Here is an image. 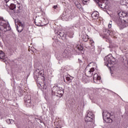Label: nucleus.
Listing matches in <instances>:
<instances>
[{
    "label": "nucleus",
    "mask_w": 128,
    "mask_h": 128,
    "mask_svg": "<svg viewBox=\"0 0 128 128\" xmlns=\"http://www.w3.org/2000/svg\"><path fill=\"white\" fill-rule=\"evenodd\" d=\"M118 18L116 20V24L120 28H126L128 26V13L120 12L118 13Z\"/></svg>",
    "instance_id": "nucleus-1"
},
{
    "label": "nucleus",
    "mask_w": 128,
    "mask_h": 128,
    "mask_svg": "<svg viewBox=\"0 0 128 128\" xmlns=\"http://www.w3.org/2000/svg\"><path fill=\"white\" fill-rule=\"evenodd\" d=\"M105 66L108 68H112V64H116V58L112 56V54L106 56L104 58Z\"/></svg>",
    "instance_id": "nucleus-2"
},
{
    "label": "nucleus",
    "mask_w": 128,
    "mask_h": 128,
    "mask_svg": "<svg viewBox=\"0 0 128 128\" xmlns=\"http://www.w3.org/2000/svg\"><path fill=\"white\" fill-rule=\"evenodd\" d=\"M52 94L58 96V98H62L64 94V89L58 86H54L52 88Z\"/></svg>",
    "instance_id": "nucleus-3"
},
{
    "label": "nucleus",
    "mask_w": 128,
    "mask_h": 128,
    "mask_svg": "<svg viewBox=\"0 0 128 128\" xmlns=\"http://www.w3.org/2000/svg\"><path fill=\"white\" fill-rule=\"evenodd\" d=\"M71 56L72 53H70V51L66 50L62 54H58L56 56V58L58 60H62L63 58H70Z\"/></svg>",
    "instance_id": "nucleus-4"
},
{
    "label": "nucleus",
    "mask_w": 128,
    "mask_h": 128,
    "mask_svg": "<svg viewBox=\"0 0 128 128\" xmlns=\"http://www.w3.org/2000/svg\"><path fill=\"white\" fill-rule=\"evenodd\" d=\"M0 30L4 32H8V30H10V26L8 20H2L0 22Z\"/></svg>",
    "instance_id": "nucleus-5"
},
{
    "label": "nucleus",
    "mask_w": 128,
    "mask_h": 128,
    "mask_svg": "<svg viewBox=\"0 0 128 128\" xmlns=\"http://www.w3.org/2000/svg\"><path fill=\"white\" fill-rule=\"evenodd\" d=\"M102 118L104 120L107 124L109 122H112V120L110 119V113L106 111V110H103L102 112Z\"/></svg>",
    "instance_id": "nucleus-6"
},
{
    "label": "nucleus",
    "mask_w": 128,
    "mask_h": 128,
    "mask_svg": "<svg viewBox=\"0 0 128 128\" xmlns=\"http://www.w3.org/2000/svg\"><path fill=\"white\" fill-rule=\"evenodd\" d=\"M101 8H106L108 0H94Z\"/></svg>",
    "instance_id": "nucleus-7"
},
{
    "label": "nucleus",
    "mask_w": 128,
    "mask_h": 128,
    "mask_svg": "<svg viewBox=\"0 0 128 128\" xmlns=\"http://www.w3.org/2000/svg\"><path fill=\"white\" fill-rule=\"evenodd\" d=\"M104 34L103 38H106V36H114V34H116V32L114 31H112L108 30V29H105L104 30Z\"/></svg>",
    "instance_id": "nucleus-8"
},
{
    "label": "nucleus",
    "mask_w": 128,
    "mask_h": 128,
    "mask_svg": "<svg viewBox=\"0 0 128 128\" xmlns=\"http://www.w3.org/2000/svg\"><path fill=\"white\" fill-rule=\"evenodd\" d=\"M93 80L95 84H100V76H98V74H94L93 76Z\"/></svg>",
    "instance_id": "nucleus-9"
},
{
    "label": "nucleus",
    "mask_w": 128,
    "mask_h": 128,
    "mask_svg": "<svg viewBox=\"0 0 128 128\" xmlns=\"http://www.w3.org/2000/svg\"><path fill=\"white\" fill-rule=\"evenodd\" d=\"M67 36H69L70 38H74V26H70L67 32H66Z\"/></svg>",
    "instance_id": "nucleus-10"
},
{
    "label": "nucleus",
    "mask_w": 128,
    "mask_h": 128,
    "mask_svg": "<svg viewBox=\"0 0 128 128\" xmlns=\"http://www.w3.org/2000/svg\"><path fill=\"white\" fill-rule=\"evenodd\" d=\"M94 72V68H92L86 71V74L88 78L92 76V73Z\"/></svg>",
    "instance_id": "nucleus-11"
},
{
    "label": "nucleus",
    "mask_w": 128,
    "mask_h": 128,
    "mask_svg": "<svg viewBox=\"0 0 128 128\" xmlns=\"http://www.w3.org/2000/svg\"><path fill=\"white\" fill-rule=\"evenodd\" d=\"M24 102L27 106H32V100H30V96H28V98L25 97Z\"/></svg>",
    "instance_id": "nucleus-12"
},
{
    "label": "nucleus",
    "mask_w": 128,
    "mask_h": 128,
    "mask_svg": "<svg viewBox=\"0 0 128 128\" xmlns=\"http://www.w3.org/2000/svg\"><path fill=\"white\" fill-rule=\"evenodd\" d=\"M34 23L36 26H42V18H37L36 20H35Z\"/></svg>",
    "instance_id": "nucleus-13"
},
{
    "label": "nucleus",
    "mask_w": 128,
    "mask_h": 128,
    "mask_svg": "<svg viewBox=\"0 0 128 128\" xmlns=\"http://www.w3.org/2000/svg\"><path fill=\"white\" fill-rule=\"evenodd\" d=\"M0 60H2L3 62H6L8 60V57H6L4 53L2 50H0Z\"/></svg>",
    "instance_id": "nucleus-14"
},
{
    "label": "nucleus",
    "mask_w": 128,
    "mask_h": 128,
    "mask_svg": "<svg viewBox=\"0 0 128 128\" xmlns=\"http://www.w3.org/2000/svg\"><path fill=\"white\" fill-rule=\"evenodd\" d=\"M60 16L62 20H66V21L70 20V17H68V16L66 14V12L63 13Z\"/></svg>",
    "instance_id": "nucleus-15"
},
{
    "label": "nucleus",
    "mask_w": 128,
    "mask_h": 128,
    "mask_svg": "<svg viewBox=\"0 0 128 128\" xmlns=\"http://www.w3.org/2000/svg\"><path fill=\"white\" fill-rule=\"evenodd\" d=\"M100 16L98 12L95 11L92 12V18L94 20H98V16Z\"/></svg>",
    "instance_id": "nucleus-16"
},
{
    "label": "nucleus",
    "mask_w": 128,
    "mask_h": 128,
    "mask_svg": "<svg viewBox=\"0 0 128 128\" xmlns=\"http://www.w3.org/2000/svg\"><path fill=\"white\" fill-rule=\"evenodd\" d=\"M57 34L58 36H60L62 38H66V35L62 31H58Z\"/></svg>",
    "instance_id": "nucleus-17"
},
{
    "label": "nucleus",
    "mask_w": 128,
    "mask_h": 128,
    "mask_svg": "<svg viewBox=\"0 0 128 128\" xmlns=\"http://www.w3.org/2000/svg\"><path fill=\"white\" fill-rule=\"evenodd\" d=\"M82 38L84 40V42H88V34H86V33L83 34L82 35Z\"/></svg>",
    "instance_id": "nucleus-18"
},
{
    "label": "nucleus",
    "mask_w": 128,
    "mask_h": 128,
    "mask_svg": "<svg viewBox=\"0 0 128 128\" xmlns=\"http://www.w3.org/2000/svg\"><path fill=\"white\" fill-rule=\"evenodd\" d=\"M94 118H92V117H90V116H88V115H86L84 118V120L87 122L94 120Z\"/></svg>",
    "instance_id": "nucleus-19"
},
{
    "label": "nucleus",
    "mask_w": 128,
    "mask_h": 128,
    "mask_svg": "<svg viewBox=\"0 0 128 128\" xmlns=\"http://www.w3.org/2000/svg\"><path fill=\"white\" fill-rule=\"evenodd\" d=\"M87 114L88 116H90V118H94V114L92 113V112L90 111V110L87 111Z\"/></svg>",
    "instance_id": "nucleus-20"
},
{
    "label": "nucleus",
    "mask_w": 128,
    "mask_h": 128,
    "mask_svg": "<svg viewBox=\"0 0 128 128\" xmlns=\"http://www.w3.org/2000/svg\"><path fill=\"white\" fill-rule=\"evenodd\" d=\"M120 4L121 6H128V0H120Z\"/></svg>",
    "instance_id": "nucleus-21"
},
{
    "label": "nucleus",
    "mask_w": 128,
    "mask_h": 128,
    "mask_svg": "<svg viewBox=\"0 0 128 128\" xmlns=\"http://www.w3.org/2000/svg\"><path fill=\"white\" fill-rule=\"evenodd\" d=\"M9 8L10 10H13L14 12V10H16V4H10Z\"/></svg>",
    "instance_id": "nucleus-22"
},
{
    "label": "nucleus",
    "mask_w": 128,
    "mask_h": 128,
    "mask_svg": "<svg viewBox=\"0 0 128 128\" xmlns=\"http://www.w3.org/2000/svg\"><path fill=\"white\" fill-rule=\"evenodd\" d=\"M74 4L76 6L77 8H82V5L80 3V2H78V1H75Z\"/></svg>",
    "instance_id": "nucleus-23"
},
{
    "label": "nucleus",
    "mask_w": 128,
    "mask_h": 128,
    "mask_svg": "<svg viewBox=\"0 0 128 128\" xmlns=\"http://www.w3.org/2000/svg\"><path fill=\"white\" fill-rule=\"evenodd\" d=\"M16 30H18V32H22V30H24V28L20 26H16Z\"/></svg>",
    "instance_id": "nucleus-24"
},
{
    "label": "nucleus",
    "mask_w": 128,
    "mask_h": 128,
    "mask_svg": "<svg viewBox=\"0 0 128 128\" xmlns=\"http://www.w3.org/2000/svg\"><path fill=\"white\" fill-rule=\"evenodd\" d=\"M39 78H42V80H44V74L40 72V71L38 72Z\"/></svg>",
    "instance_id": "nucleus-25"
},
{
    "label": "nucleus",
    "mask_w": 128,
    "mask_h": 128,
    "mask_svg": "<svg viewBox=\"0 0 128 128\" xmlns=\"http://www.w3.org/2000/svg\"><path fill=\"white\" fill-rule=\"evenodd\" d=\"M78 50H80L82 54H84V47L82 46V45L78 46Z\"/></svg>",
    "instance_id": "nucleus-26"
},
{
    "label": "nucleus",
    "mask_w": 128,
    "mask_h": 128,
    "mask_svg": "<svg viewBox=\"0 0 128 128\" xmlns=\"http://www.w3.org/2000/svg\"><path fill=\"white\" fill-rule=\"evenodd\" d=\"M20 6H18V7L17 10H14V14H20Z\"/></svg>",
    "instance_id": "nucleus-27"
},
{
    "label": "nucleus",
    "mask_w": 128,
    "mask_h": 128,
    "mask_svg": "<svg viewBox=\"0 0 128 128\" xmlns=\"http://www.w3.org/2000/svg\"><path fill=\"white\" fill-rule=\"evenodd\" d=\"M18 26H21V28H24V23H22L20 22H18Z\"/></svg>",
    "instance_id": "nucleus-28"
},
{
    "label": "nucleus",
    "mask_w": 128,
    "mask_h": 128,
    "mask_svg": "<svg viewBox=\"0 0 128 128\" xmlns=\"http://www.w3.org/2000/svg\"><path fill=\"white\" fill-rule=\"evenodd\" d=\"M82 2L84 4H88L90 2V0H83Z\"/></svg>",
    "instance_id": "nucleus-29"
},
{
    "label": "nucleus",
    "mask_w": 128,
    "mask_h": 128,
    "mask_svg": "<svg viewBox=\"0 0 128 128\" xmlns=\"http://www.w3.org/2000/svg\"><path fill=\"white\" fill-rule=\"evenodd\" d=\"M112 21H110L108 24V28H112Z\"/></svg>",
    "instance_id": "nucleus-30"
},
{
    "label": "nucleus",
    "mask_w": 128,
    "mask_h": 128,
    "mask_svg": "<svg viewBox=\"0 0 128 128\" xmlns=\"http://www.w3.org/2000/svg\"><path fill=\"white\" fill-rule=\"evenodd\" d=\"M42 88H43V90H46V83H44V82L43 83Z\"/></svg>",
    "instance_id": "nucleus-31"
},
{
    "label": "nucleus",
    "mask_w": 128,
    "mask_h": 128,
    "mask_svg": "<svg viewBox=\"0 0 128 128\" xmlns=\"http://www.w3.org/2000/svg\"><path fill=\"white\" fill-rule=\"evenodd\" d=\"M11 0H13V2H14V0H6V4H8V2L10 3Z\"/></svg>",
    "instance_id": "nucleus-32"
},
{
    "label": "nucleus",
    "mask_w": 128,
    "mask_h": 128,
    "mask_svg": "<svg viewBox=\"0 0 128 128\" xmlns=\"http://www.w3.org/2000/svg\"><path fill=\"white\" fill-rule=\"evenodd\" d=\"M66 80H68V82H70V77H66Z\"/></svg>",
    "instance_id": "nucleus-33"
},
{
    "label": "nucleus",
    "mask_w": 128,
    "mask_h": 128,
    "mask_svg": "<svg viewBox=\"0 0 128 128\" xmlns=\"http://www.w3.org/2000/svg\"><path fill=\"white\" fill-rule=\"evenodd\" d=\"M58 8V6H53V8H54V10H56Z\"/></svg>",
    "instance_id": "nucleus-34"
},
{
    "label": "nucleus",
    "mask_w": 128,
    "mask_h": 128,
    "mask_svg": "<svg viewBox=\"0 0 128 128\" xmlns=\"http://www.w3.org/2000/svg\"><path fill=\"white\" fill-rule=\"evenodd\" d=\"M7 122H8V124H12V122H10V119L7 120Z\"/></svg>",
    "instance_id": "nucleus-35"
},
{
    "label": "nucleus",
    "mask_w": 128,
    "mask_h": 128,
    "mask_svg": "<svg viewBox=\"0 0 128 128\" xmlns=\"http://www.w3.org/2000/svg\"><path fill=\"white\" fill-rule=\"evenodd\" d=\"M36 120H37L38 122H42V120H40V119L36 118Z\"/></svg>",
    "instance_id": "nucleus-36"
},
{
    "label": "nucleus",
    "mask_w": 128,
    "mask_h": 128,
    "mask_svg": "<svg viewBox=\"0 0 128 128\" xmlns=\"http://www.w3.org/2000/svg\"><path fill=\"white\" fill-rule=\"evenodd\" d=\"M78 62H80V64H82V60H80V58H78Z\"/></svg>",
    "instance_id": "nucleus-37"
},
{
    "label": "nucleus",
    "mask_w": 128,
    "mask_h": 128,
    "mask_svg": "<svg viewBox=\"0 0 128 128\" xmlns=\"http://www.w3.org/2000/svg\"><path fill=\"white\" fill-rule=\"evenodd\" d=\"M94 42V40H91V42Z\"/></svg>",
    "instance_id": "nucleus-38"
},
{
    "label": "nucleus",
    "mask_w": 128,
    "mask_h": 128,
    "mask_svg": "<svg viewBox=\"0 0 128 128\" xmlns=\"http://www.w3.org/2000/svg\"><path fill=\"white\" fill-rule=\"evenodd\" d=\"M12 122H14V120H11Z\"/></svg>",
    "instance_id": "nucleus-39"
},
{
    "label": "nucleus",
    "mask_w": 128,
    "mask_h": 128,
    "mask_svg": "<svg viewBox=\"0 0 128 128\" xmlns=\"http://www.w3.org/2000/svg\"><path fill=\"white\" fill-rule=\"evenodd\" d=\"M40 86H42V84H40Z\"/></svg>",
    "instance_id": "nucleus-40"
},
{
    "label": "nucleus",
    "mask_w": 128,
    "mask_h": 128,
    "mask_svg": "<svg viewBox=\"0 0 128 128\" xmlns=\"http://www.w3.org/2000/svg\"><path fill=\"white\" fill-rule=\"evenodd\" d=\"M100 36H102V34H100Z\"/></svg>",
    "instance_id": "nucleus-41"
},
{
    "label": "nucleus",
    "mask_w": 128,
    "mask_h": 128,
    "mask_svg": "<svg viewBox=\"0 0 128 128\" xmlns=\"http://www.w3.org/2000/svg\"><path fill=\"white\" fill-rule=\"evenodd\" d=\"M43 20H44V18Z\"/></svg>",
    "instance_id": "nucleus-42"
},
{
    "label": "nucleus",
    "mask_w": 128,
    "mask_h": 128,
    "mask_svg": "<svg viewBox=\"0 0 128 128\" xmlns=\"http://www.w3.org/2000/svg\"><path fill=\"white\" fill-rule=\"evenodd\" d=\"M6 6H8V4H6Z\"/></svg>",
    "instance_id": "nucleus-43"
}]
</instances>
